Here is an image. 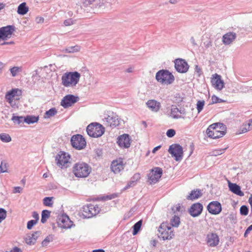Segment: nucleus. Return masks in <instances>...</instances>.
I'll list each match as a JSON object with an SVG mask.
<instances>
[{
  "label": "nucleus",
  "mask_w": 252,
  "mask_h": 252,
  "mask_svg": "<svg viewBox=\"0 0 252 252\" xmlns=\"http://www.w3.org/2000/svg\"><path fill=\"white\" fill-rule=\"evenodd\" d=\"M21 95V90L17 88H14L8 91L5 94L4 98L12 108L17 109L19 107L20 96Z\"/></svg>",
  "instance_id": "f257e3e1"
},
{
  "label": "nucleus",
  "mask_w": 252,
  "mask_h": 252,
  "mask_svg": "<svg viewBox=\"0 0 252 252\" xmlns=\"http://www.w3.org/2000/svg\"><path fill=\"white\" fill-rule=\"evenodd\" d=\"M80 74L77 72H67L62 77V84L65 87H73L76 86L79 81Z\"/></svg>",
  "instance_id": "f03ea898"
},
{
  "label": "nucleus",
  "mask_w": 252,
  "mask_h": 252,
  "mask_svg": "<svg viewBox=\"0 0 252 252\" xmlns=\"http://www.w3.org/2000/svg\"><path fill=\"white\" fill-rule=\"evenodd\" d=\"M91 167L86 163L80 162L75 163L72 168V172L75 177L86 178L91 172Z\"/></svg>",
  "instance_id": "7ed1b4c3"
},
{
  "label": "nucleus",
  "mask_w": 252,
  "mask_h": 252,
  "mask_svg": "<svg viewBox=\"0 0 252 252\" xmlns=\"http://www.w3.org/2000/svg\"><path fill=\"white\" fill-rule=\"evenodd\" d=\"M156 79L162 84L170 85L174 81L175 78L168 70L161 69L157 72Z\"/></svg>",
  "instance_id": "20e7f679"
},
{
  "label": "nucleus",
  "mask_w": 252,
  "mask_h": 252,
  "mask_svg": "<svg viewBox=\"0 0 252 252\" xmlns=\"http://www.w3.org/2000/svg\"><path fill=\"white\" fill-rule=\"evenodd\" d=\"M88 134L92 137H100L104 132V128L100 124L92 123L88 126L86 129Z\"/></svg>",
  "instance_id": "39448f33"
},
{
  "label": "nucleus",
  "mask_w": 252,
  "mask_h": 252,
  "mask_svg": "<svg viewBox=\"0 0 252 252\" xmlns=\"http://www.w3.org/2000/svg\"><path fill=\"white\" fill-rule=\"evenodd\" d=\"M104 125L106 126L114 128L120 125V118L113 112H109L103 119Z\"/></svg>",
  "instance_id": "423d86ee"
},
{
  "label": "nucleus",
  "mask_w": 252,
  "mask_h": 252,
  "mask_svg": "<svg viewBox=\"0 0 252 252\" xmlns=\"http://www.w3.org/2000/svg\"><path fill=\"white\" fill-rule=\"evenodd\" d=\"M158 237L163 240H170L174 236V233L171 226L166 222L162 223L158 229Z\"/></svg>",
  "instance_id": "0eeeda50"
},
{
  "label": "nucleus",
  "mask_w": 252,
  "mask_h": 252,
  "mask_svg": "<svg viewBox=\"0 0 252 252\" xmlns=\"http://www.w3.org/2000/svg\"><path fill=\"white\" fill-rule=\"evenodd\" d=\"M172 157L177 161H181L183 157V150L182 147L178 144H174L169 146L168 150Z\"/></svg>",
  "instance_id": "6e6552de"
},
{
  "label": "nucleus",
  "mask_w": 252,
  "mask_h": 252,
  "mask_svg": "<svg viewBox=\"0 0 252 252\" xmlns=\"http://www.w3.org/2000/svg\"><path fill=\"white\" fill-rule=\"evenodd\" d=\"M70 158V155L65 152L61 151L56 156L57 165L62 168H67Z\"/></svg>",
  "instance_id": "1a4fd4ad"
},
{
  "label": "nucleus",
  "mask_w": 252,
  "mask_h": 252,
  "mask_svg": "<svg viewBox=\"0 0 252 252\" xmlns=\"http://www.w3.org/2000/svg\"><path fill=\"white\" fill-rule=\"evenodd\" d=\"M218 124L217 123H214L211 125L207 129L206 133L208 137L213 138L217 139L222 137L225 132L222 130H220L217 129Z\"/></svg>",
  "instance_id": "9d476101"
},
{
  "label": "nucleus",
  "mask_w": 252,
  "mask_h": 252,
  "mask_svg": "<svg viewBox=\"0 0 252 252\" xmlns=\"http://www.w3.org/2000/svg\"><path fill=\"white\" fill-rule=\"evenodd\" d=\"M71 144L73 147L78 150L83 149L86 146L85 138L80 134L73 135L71 138Z\"/></svg>",
  "instance_id": "9b49d317"
},
{
  "label": "nucleus",
  "mask_w": 252,
  "mask_h": 252,
  "mask_svg": "<svg viewBox=\"0 0 252 252\" xmlns=\"http://www.w3.org/2000/svg\"><path fill=\"white\" fill-rule=\"evenodd\" d=\"M99 211L98 206L90 204L83 207V215L86 218H90L97 214Z\"/></svg>",
  "instance_id": "f8f14e48"
},
{
  "label": "nucleus",
  "mask_w": 252,
  "mask_h": 252,
  "mask_svg": "<svg viewBox=\"0 0 252 252\" xmlns=\"http://www.w3.org/2000/svg\"><path fill=\"white\" fill-rule=\"evenodd\" d=\"M162 174V170L159 167H155L151 170V172L148 175V179L150 183L155 184L157 183L161 178Z\"/></svg>",
  "instance_id": "ddd939ff"
},
{
  "label": "nucleus",
  "mask_w": 252,
  "mask_h": 252,
  "mask_svg": "<svg viewBox=\"0 0 252 252\" xmlns=\"http://www.w3.org/2000/svg\"><path fill=\"white\" fill-rule=\"evenodd\" d=\"M175 68L177 71L184 73L187 72L189 68L187 62L184 59H177L174 61Z\"/></svg>",
  "instance_id": "4468645a"
},
{
  "label": "nucleus",
  "mask_w": 252,
  "mask_h": 252,
  "mask_svg": "<svg viewBox=\"0 0 252 252\" xmlns=\"http://www.w3.org/2000/svg\"><path fill=\"white\" fill-rule=\"evenodd\" d=\"M79 100L78 96L73 94H67L62 99L61 105L64 108L71 106L73 104L77 102Z\"/></svg>",
  "instance_id": "2eb2a0df"
},
{
  "label": "nucleus",
  "mask_w": 252,
  "mask_h": 252,
  "mask_svg": "<svg viewBox=\"0 0 252 252\" xmlns=\"http://www.w3.org/2000/svg\"><path fill=\"white\" fill-rule=\"evenodd\" d=\"M15 28L13 26H7L0 28V39L6 40L11 37Z\"/></svg>",
  "instance_id": "dca6fc26"
},
{
  "label": "nucleus",
  "mask_w": 252,
  "mask_h": 252,
  "mask_svg": "<svg viewBox=\"0 0 252 252\" xmlns=\"http://www.w3.org/2000/svg\"><path fill=\"white\" fill-rule=\"evenodd\" d=\"M117 143L121 147L128 148L131 144V139L128 134H124L118 137Z\"/></svg>",
  "instance_id": "f3484780"
},
{
  "label": "nucleus",
  "mask_w": 252,
  "mask_h": 252,
  "mask_svg": "<svg viewBox=\"0 0 252 252\" xmlns=\"http://www.w3.org/2000/svg\"><path fill=\"white\" fill-rule=\"evenodd\" d=\"M207 210L211 214L217 215L221 211V205L218 201H212L208 205Z\"/></svg>",
  "instance_id": "a211bd4d"
},
{
  "label": "nucleus",
  "mask_w": 252,
  "mask_h": 252,
  "mask_svg": "<svg viewBox=\"0 0 252 252\" xmlns=\"http://www.w3.org/2000/svg\"><path fill=\"white\" fill-rule=\"evenodd\" d=\"M203 205L200 203L193 204L189 210V214L193 217L199 216L203 210Z\"/></svg>",
  "instance_id": "6ab92c4d"
},
{
  "label": "nucleus",
  "mask_w": 252,
  "mask_h": 252,
  "mask_svg": "<svg viewBox=\"0 0 252 252\" xmlns=\"http://www.w3.org/2000/svg\"><path fill=\"white\" fill-rule=\"evenodd\" d=\"M58 223L61 227L63 228H70L73 224V222L66 215H63L60 217L58 219Z\"/></svg>",
  "instance_id": "aec40b11"
},
{
  "label": "nucleus",
  "mask_w": 252,
  "mask_h": 252,
  "mask_svg": "<svg viewBox=\"0 0 252 252\" xmlns=\"http://www.w3.org/2000/svg\"><path fill=\"white\" fill-rule=\"evenodd\" d=\"M212 85L217 90H221L224 87L223 81L221 79V76L216 73L213 75L211 79Z\"/></svg>",
  "instance_id": "412c9836"
},
{
  "label": "nucleus",
  "mask_w": 252,
  "mask_h": 252,
  "mask_svg": "<svg viewBox=\"0 0 252 252\" xmlns=\"http://www.w3.org/2000/svg\"><path fill=\"white\" fill-rule=\"evenodd\" d=\"M206 242L207 245L212 247L217 246L219 242V238L216 233H211L207 235Z\"/></svg>",
  "instance_id": "4be33fe9"
},
{
  "label": "nucleus",
  "mask_w": 252,
  "mask_h": 252,
  "mask_svg": "<svg viewBox=\"0 0 252 252\" xmlns=\"http://www.w3.org/2000/svg\"><path fill=\"white\" fill-rule=\"evenodd\" d=\"M236 38V33L229 32L223 35L222 41L224 45H229L235 40Z\"/></svg>",
  "instance_id": "5701e85b"
},
{
  "label": "nucleus",
  "mask_w": 252,
  "mask_h": 252,
  "mask_svg": "<svg viewBox=\"0 0 252 252\" xmlns=\"http://www.w3.org/2000/svg\"><path fill=\"white\" fill-rule=\"evenodd\" d=\"M146 105L149 109L154 112L158 111L161 107L160 102L155 99L149 100L146 102Z\"/></svg>",
  "instance_id": "b1692460"
},
{
  "label": "nucleus",
  "mask_w": 252,
  "mask_h": 252,
  "mask_svg": "<svg viewBox=\"0 0 252 252\" xmlns=\"http://www.w3.org/2000/svg\"><path fill=\"white\" fill-rule=\"evenodd\" d=\"M41 231H36L32 234H29L25 238L26 243L29 245H33L38 237L41 235Z\"/></svg>",
  "instance_id": "393cba45"
},
{
  "label": "nucleus",
  "mask_w": 252,
  "mask_h": 252,
  "mask_svg": "<svg viewBox=\"0 0 252 252\" xmlns=\"http://www.w3.org/2000/svg\"><path fill=\"white\" fill-rule=\"evenodd\" d=\"M111 170L115 174L120 173L124 168V164L121 160H115L112 162Z\"/></svg>",
  "instance_id": "a878e982"
},
{
  "label": "nucleus",
  "mask_w": 252,
  "mask_h": 252,
  "mask_svg": "<svg viewBox=\"0 0 252 252\" xmlns=\"http://www.w3.org/2000/svg\"><path fill=\"white\" fill-rule=\"evenodd\" d=\"M228 187L229 190L232 191L233 193L239 195L240 196H243L244 195V193L241 190L240 187L237 185L236 184L230 183L229 181L228 182Z\"/></svg>",
  "instance_id": "bb28decb"
},
{
  "label": "nucleus",
  "mask_w": 252,
  "mask_h": 252,
  "mask_svg": "<svg viewBox=\"0 0 252 252\" xmlns=\"http://www.w3.org/2000/svg\"><path fill=\"white\" fill-rule=\"evenodd\" d=\"M184 110H179L176 106H172L171 109L170 116L173 119H179L181 118L180 114H185Z\"/></svg>",
  "instance_id": "cd10ccee"
},
{
  "label": "nucleus",
  "mask_w": 252,
  "mask_h": 252,
  "mask_svg": "<svg viewBox=\"0 0 252 252\" xmlns=\"http://www.w3.org/2000/svg\"><path fill=\"white\" fill-rule=\"evenodd\" d=\"M140 179V174L139 173H135L133 175L130 180L128 182L127 185L125 187L124 189H126L130 187H133L136 184L137 181Z\"/></svg>",
  "instance_id": "c85d7f7f"
},
{
  "label": "nucleus",
  "mask_w": 252,
  "mask_h": 252,
  "mask_svg": "<svg viewBox=\"0 0 252 252\" xmlns=\"http://www.w3.org/2000/svg\"><path fill=\"white\" fill-rule=\"evenodd\" d=\"M202 195L201 190L200 189H196L192 190L189 195L187 197L188 200H193L198 199Z\"/></svg>",
  "instance_id": "c756f323"
},
{
  "label": "nucleus",
  "mask_w": 252,
  "mask_h": 252,
  "mask_svg": "<svg viewBox=\"0 0 252 252\" xmlns=\"http://www.w3.org/2000/svg\"><path fill=\"white\" fill-rule=\"evenodd\" d=\"M28 10L29 8L26 6V3L25 2H23L18 6L17 12L20 15H24L28 12Z\"/></svg>",
  "instance_id": "7c9ffc66"
},
{
  "label": "nucleus",
  "mask_w": 252,
  "mask_h": 252,
  "mask_svg": "<svg viewBox=\"0 0 252 252\" xmlns=\"http://www.w3.org/2000/svg\"><path fill=\"white\" fill-rule=\"evenodd\" d=\"M38 120V117L34 116L29 115L25 117V122L28 124H33L36 123Z\"/></svg>",
  "instance_id": "2f4dec72"
},
{
  "label": "nucleus",
  "mask_w": 252,
  "mask_h": 252,
  "mask_svg": "<svg viewBox=\"0 0 252 252\" xmlns=\"http://www.w3.org/2000/svg\"><path fill=\"white\" fill-rule=\"evenodd\" d=\"M142 220H141L137 221L136 223H135L134 225L133 226V232L132 234L133 235H135L138 233L139 231L140 230L142 224Z\"/></svg>",
  "instance_id": "473e14b6"
},
{
  "label": "nucleus",
  "mask_w": 252,
  "mask_h": 252,
  "mask_svg": "<svg viewBox=\"0 0 252 252\" xmlns=\"http://www.w3.org/2000/svg\"><path fill=\"white\" fill-rule=\"evenodd\" d=\"M51 212L47 210H44L42 212L41 222L44 223L50 217Z\"/></svg>",
  "instance_id": "72a5a7b5"
},
{
  "label": "nucleus",
  "mask_w": 252,
  "mask_h": 252,
  "mask_svg": "<svg viewBox=\"0 0 252 252\" xmlns=\"http://www.w3.org/2000/svg\"><path fill=\"white\" fill-rule=\"evenodd\" d=\"M11 120L14 124H20L25 122V117L23 116H16L14 114H13V116L11 118Z\"/></svg>",
  "instance_id": "f704fd0d"
},
{
  "label": "nucleus",
  "mask_w": 252,
  "mask_h": 252,
  "mask_svg": "<svg viewBox=\"0 0 252 252\" xmlns=\"http://www.w3.org/2000/svg\"><path fill=\"white\" fill-rule=\"evenodd\" d=\"M180 223V219L179 217L175 215L170 220V224L173 227H178Z\"/></svg>",
  "instance_id": "c9c22d12"
},
{
  "label": "nucleus",
  "mask_w": 252,
  "mask_h": 252,
  "mask_svg": "<svg viewBox=\"0 0 252 252\" xmlns=\"http://www.w3.org/2000/svg\"><path fill=\"white\" fill-rule=\"evenodd\" d=\"M9 71L11 74L12 76L15 77L19 72L22 71V68L21 67L19 66H14L11 67L9 69Z\"/></svg>",
  "instance_id": "e433bc0d"
},
{
  "label": "nucleus",
  "mask_w": 252,
  "mask_h": 252,
  "mask_svg": "<svg viewBox=\"0 0 252 252\" xmlns=\"http://www.w3.org/2000/svg\"><path fill=\"white\" fill-rule=\"evenodd\" d=\"M0 139L3 142L8 143L11 141L10 136L7 133H3L0 134Z\"/></svg>",
  "instance_id": "4c0bfd02"
},
{
  "label": "nucleus",
  "mask_w": 252,
  "mask_h": 252,
  "mask_svg": "<svg viewBox=\"0 0 252 252\" xmlns=\"http://www.w3.org/2000/svg\"><path fill=\"white\" fill-rule=\"evenodd\" d=\"M57 113V111L55 108H52L47 111L45 113V118H49L51 117L55 116Z\"/></svg>",
  "instance_id": "58836bf2"
},
{
  "label": "nucleus",
  "mask_w": 252,
  "mask_h": 252,
  "mask_svg": "<svg viewBox=\"0 0 252 252\" xmlns=\"http://www.w3.org/2000/svg\"><path fill=\"white\" fill-rule=\"evenodd\" d=\"M53 197H46L43 199V204L46 206L51 207L53 205Z\"/></svg>",
  "instance_id": "ea45409f"
},
{
  "label": "nucleus",
  "mask_w": 252,
  "mask_h": 252,
  "mask_svg": "<svg viewBox=\"0 0 252 252\" xmlns=\"http://www.w3.org/2000/svg\"><path fill=\"white\" fill-rule=\"evenodd\" d=\"M205 104L204 100H198L197 101L196 104V108L197 109L198 113H199L203 109Z\"/></svg>",
  "instance_id": "a19ab883"
},
{
  "label": "nucleus",
  "mask_w": 252,
  "mask_h": 252,
  "mask_svg": "<svg viewBox=\"0 0 252 252\" xmlns=\"http://www.w3.org/2000/svg\"><path fill=\"white\" fill-rule=\"evenodd\" d=\"M7 172V163L4 161H2L0 165V174Z\"/></svg>",
  "instance_id": "79ce46f5"
},
{
  "label": "nucleus",
  "mask_w": 252,
  "mask_h": 252,
  "mask_svg": "<svg viewBox=\"0 0 252 252\" xmlns=\"http://www.w3.org/2000/svg\"><path fill=\"white\" fill-rule=\"evenodd\" d=\"M240 212L241 215L247 216L249 213V208L246 205H243L240 209Z\"/></svg>",
  "instance_id": "37998d69"
},
{
  "label": "nucleus",
  "mask_w": 252,
  "mask_h": 252,
  "mask_svg": "<svg viewBox=\"0 0 252 252\" xmlns=\"http://www.w3.org/2000/svg\"><path fill=\"white\" fill-rule=\"evenodd\" d=\"M251 129L250 128V126H248V125L247 124L243 125L240 129V132L238 134H241L244 133L250 130Z\"/></svg>",
  "instance_id": "c03bdc74"
},
{
  "label": "nucleus",
  "mask_w": 252,
  "mask_h": 252,
  "mask_svg": "<svg viewBox=\"0 0 252 252\" xmlns=\"http://www.w3.org/2000/svg\"><path fill=\"white\" fill-rule=\"evenodd\" d=\"M6 217V211L3 208H0V222H2Z\"/></svg>",
  "instance_id": "a18cd8bd"
},
{
  "label": "nucleus",
  "mask_w": 252,
  "mask_h": 252,
  "mask_svg": "<svg viewBox=\"0 0 252 252\" xmlns=\"http://www.w3.org/2000/svg\"><path fill=\"white\" fill-rule=\"evenodd\" d=\"M227 148H223L220 149L215 150L213 151L212 155L214 156H217L223 153Z\"/></svg>",
  "instance_id": "49530a36"
},
{
  "label": "nucleus",
  "mask_w": 252,
  "mask_h": 252,
  "mask_svg": "<svg viewBox=\"0 0 252 252\" xmlns=\"http://www.w3.org/2000/svg\"><path fill=\"white\" fill-rule=\"evenodd\" d=\"M211 100H212V104L220 103V102H222L224 101L222 99L219 98L218 97H217V96H216L215 95H214L212 96Z\"/></svg>",
  "instance_id": "de8ad7c7"
},
{
  "label": "nucleus",
  "mask_w": 252,
  "mask_h": 252,
  "mask_svg": "<svg viewBox=\"0 0 252 252\" xmlns=\"http://www.w3.org/2000/svg\"><path fill=\"white\" fill-rule=\"evenodd\" d=\"M67 53H74L78 51V47L77 46L69 47L65 49Z\"/></svg>",
  "instance_id": "09e8293b"
},
{
  "label": "nucleus",
  "mask_w": 252,
  "mask_h": 252,
  "mask_svg": "<svg viewBox=\"0 0 252 252\" xmlns=\"http://www.w3.org/2000/svg\"><path fill=\"white\" fill-rule=\"evenodd\" d=\"M95 0H82V6L86 7L93 4Z\"/></svg>",
  "instance_id": "8fccbe9b"
},
{
  "label": "nucleus",
  "mask_w": 252,
  "mask_h": 252,
  "mask_svg": "<svg viewBox=\"0 0 252 252\" xmlns=\"http://www.w3.org/2000/svg\"><path fill=\"white\" fill-rule=\"evenodd\" d=\"M75 20H73L72 18H69L64 20L63 24L65 26H71L75 23Z\"/></svg>",
  "instance_id": "3c124183"
},
{
  "label": "nucleus",
  "mask_w": 252,
  "mask_h": 252,
  "mask_svg": "<svg viewBox=\"0 0 252 252\" xmlns=\"http://www.w3.org/2000/svg\"><path fill=\"white\" fill-rule=\"evenodd\" d=\"M37 223L36 220H31L27 223V228L29 230L31 229L34 225Z\"/></svg>",
  "instance_id": "603ef678"
},
{
  "label": "nucleus",
  "mask_w": 252,
  "mask_h": 252,
  "mask_svg": "<svg viewBox=\"0 0 252 252\" xmlns=\"http://www.w3.org/2000/svg\"><path fill=\"white\" fill-rule=\"evenodd\" d=\"M175 134V130L173 129H169L166 132V135L169 138L173 137Z\"/></svg>",
  "instance_id": "864d4df0"
},
{
  "label": "nucleus",
  "mask_w": 252,
  "mask_h": 252,
  "mask_svg": "<svg viewBox=\"0 0 252 252\" xmlns=\"http://www.w3.org/2000/svg\"><path fill=\"white\" fill-rule=\"evenodd\" d=\"M203 45L205 48L207 49L212 46V41L210 39H208L203 42Z\"/></svg>",
  "instance_id": "5fc2aeb1"
},
{
  "label": "nucleus",
  "mask_w": 252,
  "mask_h": 252,
  "mask_svg": "<svg viewBox=\"0 0 252 252\" xmlns=\"http://www.w3.org/2000/svg\"><path fill=\"white\" fill-rule=\"evenodd\" d=\"M50 241L51 238L49 236H47L44 240L42 241L41 245L43 247L46 246Z\"/></svg>",
  "instance_id": "6e6d98bb"
},
{
  "label": "nucleus",
  "mask_w": 252,
  "mask_h": 252,
  "mask_svg": "<svg viewBox=\"0 0 252 252\" xmlns=\"http://www.w3.org/2000/svg\"><path fill=\"white\" fill-rule=\"evenodd\" d=\"M22 190V188L20 187H15L13 189V193H20L21 191Z\"/></svg>",
  "instance_id": "4d7b16f0"
},
{
  "label": "nucleus",
  "mask_w": 252,
  "mask_h": 252,
  "mask_svg": "<svg viewBox=\"0 0 252 252\" xmlns=\"http://www.w3.org/2000/svg\"><path fill=\"white\" fill-rule=\"evenodd\" d=\"M32 216L35 219V220H36L37 222H38V221L39 220V215H38V214L36 212L34 211V212H32Z\"/></svg>",
  "instance_id": "13d9d810"
},
{
  "label": "nucleus",
  "mask_w": 252,
  "mask_h": 252,
  "mask_svg": "<svg viewBox=\"0 0 252 252\" xmlns=\"http://www.w3.org/2000/svg\"><path fill=\"white\" fill-rule=\"evenodd\" d=\"M195 71L198 73V76H200L202 71L201 68L197 65H195Z\"/></svg>",
  "instance_id": "bf43d9fd"
},
{
  "label": "nucleus",
  "mask_w": 252,
  "mask_h": 252,
  "mask_svg": "<svg viewBox=\"0 0 252 252\" xmlns=\"http://www.w3.org/2000/svg\"><path fill=\"white\" fill-rule=\"evenodd\" d=\"M133 69H134L133 67L130 66L126 69V71L128 73H131L133 71Z\"/></svg>",
  "instance_id": "052dcab7"
},
{
  "label": "nucleus",
  "mask_w": 252,
  "mask_h": 252,
  "mask_svg": "<svg viewBox=\"0 0 252 252\" xmlns=\"http://www.w3.org/2000/svg\"><path fill=\"white\" fill-rule=\"evenodd\" d=\"M14 42L10 41V42H3L0 45H9V44H13Z\"/></svg>",
  "instance_id": "680f3d73"
},
{
  "label": "nucleus",
  "mask_w": 252,
  "mask_h": 252,
  "mask_svg": "<svg viewBox=\"0 0 252 252\" xmlns=\"http://www.w3.org/2000/svg\"><path fill=\"white\" fill-rule=\"evenodd\" d=\"M161 146H157L155 148H154V149L153 150V151L152 152L153 153H155L157 151H158V149H159L160 148Z\"/></svg>",
  "instance_id": "e2e57ef3"
},
{
  "label": "nucleus",
  "mask_w": 252,
  "mask_h": 252,
  "mask_svg": "<svg viewBox=\"0 0 252 252\" xmlns=\"http://www.w3.org/2000/svg\"><path fill=\"white\" fill-rule=\"evenodd\" d=\"M4 64L2 62H0V74L1 73L2 68L4 67Z\"/></svg>",
  "instance_id": "0e129e2a"
},
{
  "label": "nucleus",
  "mask_w": 252,
  "mask_h": 252,
  "mask_svg": "<svg viewBox=\"0 0 252 252\" xmlns=\"http://www.w3.org/2000/svg\"><path fill=\"white\" fill-rule=\"evenodd\" d=\"M249 202L251 205V213L252 214V196L250 197L249 199Z\"/></svg>",
  "instance_id": "69168bd1"
},
{
  "label": "nucleus",
  "mask_w": 252,
  "mask_h": 252,
  "mask_svg": "<svg viewBox=\"0 0 252 252\" xmlns=\"http://www.w3.org/2000/svg\"><path fill=\"white\" fill-rule=\"evenodd\" d=\"M248 126H250V128L251 129H252V119H251L249 121V123L247 124Z\"/></svg>",
  "instance_id": "338daca9"
},
{
  "label": "nucleus",
  "mask_w": 252,
  "mask_h": 252,
  "mask_svg": "<svg viewBox=\"0 0 252 252\" xmlns=\"http://www.w3.org/2000/svg\"><path fill=\"white\" fill-rule=\"evenodd\" d=\"M93 252H105V251L102 249H97L93 250Z\"/></svg>",
  "instance_id": "774afa93"
}]
</instances>
